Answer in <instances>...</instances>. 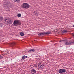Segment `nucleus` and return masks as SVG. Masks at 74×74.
I'll return each mask as SVG.
<instances>
[{
    "instance_id": "ddd939ff",
    "label": "nucleus",
    "mask_w": 74,
    "mask_h": 74,
    "mask_svg": "<svg viewBox=\"0 0 74 74\" xmlns=\"http://www.w3.org/2000/svg\"><path fill=\"white\" fill-rule=\"evenodd\" d=\"M58 72L59 73H62V69H60L58 71Z\"/></svg>"
},
{
    "instance_id": "f257e3e1",
    "label": "nucleus",
    "mask_w": 74,
    "mask_h": 74,
    "mask_svg": "<svg viewBox=\"0 0 74 74\" xmlns=\"http://www.w3.org/2000/svg\"><path fill=\"white\" fill-rule=\"evenodd\" d=\"M62 41H64L65 42V45H71L72 44H74V41L73 42L70 41L68 42V40L67 39L65 40H61L59 41V42H62Z\"/></svg>"
},
{
    "instance_id": "39448f33",
    "label": "nucleus",
    "mask_w": 74,
    "mask_h": 74,
    "mask_svg": "<svg viewBox=\"0 0 74 74\" xmlns=\"http://www.w3.org/2000/svg\"><path fill=\"white\" fill-rule=\"evenodd\" d=\"M21 22H19V21L18 20H14L13 23V24L14 25H17L18 26H20V25H21Z\"/></svg>"
},
{
    "instance_id": "0eeeda50",
    "label": "nucleus",
    "mask_w": 74,
    "mask_h": 74,
    "mask_svg": "<svg viewBox=\"0 0 74 74\" xmlns=\"http://www.w3.org/2000/svg\"><path fill=\"white\" fill-rule=\"evenodd\" d=\"M31 73L32 74H34L36 73V70L34 69H32L31 70Z\"/></svg>"
},
{
    "instance_id": "4468645a",
    "label": "nucleus",
    "mask_w": 74,
    "mask_h": 74,
    "mask_svg": "<svg viewBox=\"0 0 74 74\" xmlns=\"http://www.w3.org/2000/svg\"><path fill=\"white\" fill-rule=\"evenodd\" d=\"M14 2H16V3H18L20 1V0H13Z\"/></svg>"
},
{
    "instance_id": "f8f14e48",
    "label": "nucleus",
    "mask_w": 74,
    "mask_h": 74,
    "mask_svg": "<svg viewBox=\"0 0 74 74\" xmlns=\"http://www.w3.org/2000/svg\"><path fill=\"white\" fill-rule=\"evenodd\" d=\"M27 58V56L25 55H24L22 56V59H26Z\"/></svg>"
},
{
    "instance_id": "1a4fd4ad",
    "label": "nucleus",
    "mask_w": 74,
    "mask_h": 74,
    "mask_svg": "<svg viewBox=\"0 0 74 74\" xmlns=\"http://www.w3.org/2000/svg\"><path fill=\"white\" fill-rule=\"evenodd\" d=\"M35 51V50H34V49H32L29 51H28V52H30V53H32V52H34Z\"/></svg>"
},
{
    "instance_id": "412c9836",
    "label": "nucleus",
    "mask_w": 74,
    "mask_h": 74,
    "mask_svg": "<svg viewBox=\"0 0 74 74\" xmlns=\"http://www.w3.org/2000/svg\"><path fill=\"white\" fill-rule=\"evenodd\" d=\"M0 19L1 21H3V18L2 17H0Z\"/></svg>"
},
{
    "instance_id": "a211bd4d",
    "label": "nucleus",
    "mask_w": 74,
    "mask_h": 74,
    "mask_svg": "<svg viewBox=\"0 0 74 74\" xmlns=\"http://www.w3.org/2000/svg\"><path fill=\"white\" fill-rule=\"evenodd\" d=\"M17 16L18 17H21V14H20L19 13L18 14Z\"/></svg>"
},
{
    "instance_id": "5701e85b",
    "label": "nucleus",
    "mask_w": 74,
    "mask_h": 74,
    "mask_svg": "<svg viewBox=\"0 0 74 74\" xmlns=\"http://www.w3.org/2000/svg\"><path fill=\"white\" fill-rule=\"evenodd\" d=\"M72 36L74 38V34H72Z\"/></svg>"
},
{
    "instance_id": "dca6fc26",
    "label": "nucleus",
    "mask_w": 74,
    "mask_h": 74,
    "mask_svg": "<svg viewBox=\"0 0 74 74\" xmlns=\"http://www.w3.org/2000/svg\"><path fill=\"white\" fill-rule=\"evenodd\" d=\"M20 35H21V36H23L25 34L21 32L20 33Z\"/></svg>"
},
{
    "instance_id": "6e6552de",
    "label": "nucleus",
    "mask_w": 74,
    "mask_h": 74,
    "mask_svg": "<svg viewBox=\"0 0 74 74\" xmlns=\"http://www.w3.org/2000/svg\"><path fill=\"white\" fill-rule=\"evenodd\" d=\"M38 66L39 67H40V68H42V67H43L44 66V65L40 63L39 64H38Z\"/></svg>"
},
{
    "instance_id": "9d476101",
    "label": "nucleus",
    "mask_w": 74,
    "mask_h": 74,
    "mask_svg": "<svg viewBox=\"0 0 74 74\" xmlns=\"http://www.w3.org/2000/svg\"><path fill=\"white\" fill-rule=\"evenodd\" d=\"M33 14L34 15H35V16H38V13H37V12L34 11Z\"/></svg>"
},
{
    "instance_id": "f03ea898",
    "label": "nucleus",
    "mask_w": 74,
    "mask_h": 74,
    "mask_svg": "<svg viewBox=\"0 0 74 74\" xmlns=\"http://www.w3.org/2000/svg\"><path fill=\"white\" fill-rule=\"evenodd\" d=\"M11 22V20L9 18H6L4 20V22L6 25L10 24Z\"/></svg>"
},
{
    "instance_id": "20e7f679",
    "label": "nucleus",
    "mask_w": 74,
    "mask_h": 74,
    "mask_svg": "<svg viewBox=\"0 0 74 74\" xmlns=\"http://www.w3.org/2000/svg\"><path fill=\"white\" fill-rule=\"evenodd\" d=\"M25 9H27L30 8V5H29L27 3H24L23 4L22 6Z\"/></svg>"
},
{
    "instance_id": "b1692460",
    "label": "nucleus",
    "mask_w": 74,
    "mask_h": 74,
    "mask_svg": "<svg viewBox=\"0 0 74 74\" xmlns=\"http://www.w3.org/2000/svg\"><path fill=\"white\" fill-rule=\"evenodd\" d=\"M73 27H74V25H73Z\"/></svg>"
},
{
    "instance_id": "7ed1b4c3",
    "label": "nucleus",
    "mask_w": 74,
    "mask_h": 74,
    "mask_svg": "<svg viewBox=\"0 0 74 74\" xmlns=\"http://www.w3.org/2000/svg\"><path fill=\"white\" fill-rule=\"evenodd\" d=\"M12 3L10 2H5L4 4L5 6L7 7L8 8L11 7L12 6Z\"/></svg>"
},
{
    "instance_id": "4be33fe9",
    "label": "nucleus",
    "mask_w": 74,
    "mask_h": 74,
    "mask_svg": "<svg viewBox=\"0 0 74 74\" xmlns=\"http://www.w3.org/2000/svg\"><path fill=\"white\" fill-rule=\"evenodd\" d=\"M34 67H37V65L36 64H35L34 65Z\"/></svg>"
},
{
    "instance_id": "aec40b11",
    "label": "nucleus",
    "mask_w": 74,
    "mask_h": 74,
    "mask_svg": "<svg viewBox=\"0 0 74 74\" xmlns=\"http://www.w3.org/2000/svg\"><path fill=\"white\" fill-rule=\"evenodd\" d=\"M2 58H3V56L1 55H0V59H1Z\"/></svg>"
},
{
    "instance_id": "6ab92c4d",
    "label": "nucleus",
    "mask_w": 74,
    "mask_h": 74,
    "mask_svg": "<svg viewBox=\"0 0 74 74\" xmlns=\"http://www.w3.org/2000/svg\"><path fill=\"white\" fill-rule=\"evenodd\" d=\"M3 23H0V27H3Z\"/></svg>"
},
{
    "instance_id": "9b49d317",
    "label": "nucleus",
    "mask_w": 74,
    "mask_h": 74,
    "mask_svg": "<svg viewBox=\"0 0 74 74\" xmlns=\"http://www.w3.org/2000/svg\"><path fill=\"white\" fill-rule=\"evenodd\" d=\"M15 45V43H12L10 44V46L11 47H14Z\"/></svg>"
},
{
    "instance_id": "423d86ee",
    "label": "nucleus",
    "mask_w": 74,
    "mask_h": 74,
    "mask_svg": "<svg viewBox=\"0 0 74 74\" xmlns=\"http://www.w3.org/2000/svg\"><path fill=\"white\" fill-rule=\"evenodd\" d=\"M50 34L51 32H42L38 34V36H42V35H48Z\"/></svg>"
},
{
    "instance_id": "2eb2a0df",
    "label": "nucleus",
    "mask_w": 74,
    "mask_h": 74,
    "mask_svg": "<svg viewBox=\"0 0 74 74\" xmlns=\"http://www.w3.org/2000/svg\"><path fill=\"white\" fill-rule=\"evenodd\" d=\"M66 71V69H62V73H65Z\"/></svg>"
},
{
    "instance_id": "f3484780",
    "label": "nucleus",
    "mask_w": 74,
    "mask_h": 74,
    "mask_svg": "<svg viewBox=\"0 0 74 74\" xmlns=\"http://www.w3.org/2000/svg\"><path fill=\"white\" fill-rule=\"evenodd\" d=\"M67 32V30H63L62 31V33H66V32Z\"/></svg>"
}]
</instances>
